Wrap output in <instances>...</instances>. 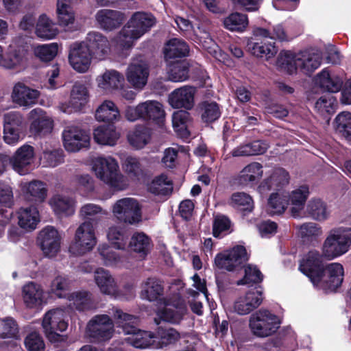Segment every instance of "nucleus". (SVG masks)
<instances>
[{
	"mask_svg": "<svg viewBox=\"0 0 351 351\" xmlns=\"http://www.w3.org/2000/svg\"><path fill=\"white\" fill-rule=\"evenodd\" d=\"M299 270L316 286L326 291H335L343 280V267L338 263L325 265L323 256L317 250H311L300 260Z\"/></svg>",
	"mask_w": 351,
	"mask_h": 351,
	"instance_id": "nucleus-1",
	"label": "nucleus"
},
{
	"mask_svg": "<svg viewBox=\"0 0 351 351\" xmlns=\"http://www.w3.org/2000/svg\"><path fill=\"white\" fill-rule=\"evenodd\" d=\"M248 260L249 255L245 247L238 245L230 250L217 254L214 259V265L219 269L228 271L244 267V276L237 281V285H258L263 282L264 276L256 265L251 264L243 265Z\"/></svg>",
	"mask_w": 351,
	"mask_h": 351,
	"instance_id": "nucleus-2",
	"label": "nucleus"
},
{
	"mask_svg": "<svg viewBox=\"0 0 351 351\" xmlns=\"http://www.w3.org/2000/svg\"><path fill=\"white\" fill-rule=\"evenodd\" d=\"M101 212L99 206L93 204H87L81 208V215L86 220L77 229L74 241L69 246V252L75 255H83L90 251L96 245V237L93 223L95 222V216Z\"/></svg>",
	"mask_w": 351,
	"mask_h": 351,
	"instance_id": "nucleus-3",
	"label": "nucleus"
},
{
	"mask_svg": "<svg viewBox=\"0 0 351 351\" xmlns=\"http://www.w3.org/2000/svg\"><path fill=\"white\" fill-rule=\"evenodd\" d=\"M156 22V18L150 13L134 12L117 36V44L123 49L130 48L133 41L149 31Z\"/></svg>",
	"mask_w": 351,
	"mask_h": 351,
	"instance_id": "nucleus-4",
	"label": "nucleus"
},
{
	"mask_svg": "<svg viewBox=\"0 0 351 351\" xmlns=\"http://www.w3.org/2000/svg\"><path fill=\"white\" fill-rule=\"evenodd\" d=\"M350 245L351 228H333L324 243L323 253L329 259H332L347 252Z\"/></svg>",
	"mask_w": 351,
	"mask_h": 351,
	"instance_id": "nucleus-5",
	"label": "nucleus"
},
{
	"mask_svg": "<svg viewBox=\"0 0 351 351\" xmlns=\"http://www.w3.org/2000/svg\"><path fill=\"white\" fill-rule=\"evenodd\" d=\"M65 313L59 308L52 309L47 312L43 317L42 326L48 340L52 343L65 342L66 337L58 332H64L68 328Z\"/></svg>",
	"mask_w": 351,
	"mask_h": 351,
	"instance_id": "nucleus-6",
	"label": "nucleus"
},
{
	"mask_svg": "<svg viewBox=\"0 0 351 351\" xmlns=\"http://www.w3.org/2000/svg\"><path fill=\"white\" fill-rule=\"evenodd\" d=\"M270 30L263 27H255L252 29V36L247 39L246 49L252 55L258 58L269 59L274 57L278 51L275 43H265L262 38L270 36Z\"/></svg>",
	"mask_w": 351,
	"mask_h": 351,
	"instance_id": "nucleus-7",
	"label": "nucleus"
},
{
	"mask_svg": "<svg viewBox=\"0 0 351 351\" xmlns=\"http://www.w3.org/2000/svg\"><path fill=\"white\" fill-rule=\"evenodd\" d=\"M113 213L117 219L128 224H136L142 219L141 207L132 198L119 199L113 206Z\"/></svg>",
	"mask_w": 351,
	"mask_h": 351,
	"instance_id": "nucleus-8",
	"label": "nucleus"
},
{
	"mask_svg": "<svg viewBox=\"0 0 351 351\" xmlns=\"http://www.w3.org/2000/svg\"><path fill=\"white\" fill-rule=\"evenodd\" d=\"M250 326L253 333L260 337L274 334L280 327L278 317L268 310H260L253 320H250Z\"/></svg>",
	"mask_w": 351,
	"mask_h": 351,
	"instance_id": "nucleus-9",
	"label": "nucleus"
},
{
	"mask_svg": "<svg viewBox=\"0 0 351 351\" xmlns=\"http://www.w3.org/2000/svg\"><path fill=\"white\" fill-rule=\"evenodd\" d=\"M93 169L97 176L104 182L115 187L119 182V165L112 157H98L94 163Z\"/></svg>",
	"mask_w": 351,
	"mask_h": 351,
	"instance_id": "nucleus-10",
	"label": "nucleus"
},
{
	"mask_svg": "<svg viewBox=\"0 0 351 351\" xmlns=\"http://www.w3.org/2000/svg\"><path fill=\"white\" fill-rule=\"evenodd\" d=\"M113 322L107 315H98L93 317L87 325L90 337L97 341L109 340L113 333Z\"/></svg>",
	"mask_w": 351,
	"mask_h": 351,
	"instance_id": "nucleus-11",
	"label": "nucleus"
},
{
	"mask_svg": "<svg viewBox=\"0 0 351 351\" xmlns=\"http://www.w3.org/2000/svg\"><path fill=\"white\" fill-rule=\"evenodd\" d=\"M93 58L84 42H75L69 47V61L72 67L80 73L86 72Z\"/></svg>",
	"mask_w": 351,
	"mask_h": 351,
	"instance_id": "nucleus-12",
	"label": "nucleus"
},
{
	"mask_svg": "<svg viewBox=\"0 0 351 351\" xmlns=\"http://www.w3.org/2000/svg\"><path fill=\"white\" fill-rule=\"evenodd\" d=\"M62 139L65 149L70 152H76L90 146L89 135L78 127H67L62 132Z\"/></svg>",
	"mask_w": 351,
	"mask_h": 351,
	"instance_id": "nucleus-13",
	"label": "nucleus"
},
{
	"mask_svg": "<svg viewBox=\"0 0 351 351\" xmlns=\"http://www.w3.org/2000/svg\"><path fill=\"white\" fill-rule=\"evenodd\" d=\"M60 236L58 230L52 226L43 229L38 237V241L45 256L53 257L60 248Z\"/></svg>",
	"mask_w": 351,
	"mask_h": 351,
	"instance_id": "nucleus-14",
	"label": "nucleus"
},
{
	"mask_svg": "<svg viewBox=\"0 0 351 351\" xmlns=\"http://www.w3.org/2000/svg\"><path fill=\"white\" fill-rule=\"evenodd\" d=\"M29 119L32 121L29 130L35 136H45L51 132L53 127V120L47 116L42 108H36L29 113Z\"/></svg>",
	"mask_w": 351,
	"mask_h": 351,
	"instance_id": "nucleus-15",
	"label": "nucleus"
},
{
	"mask_svg": "<svg viewBox=\"0 0 351 351\" xmlns=\"http://www.w3.org/2000/svg\"><path fill=\"white\" fill-rule=\"evenodd\" d=\"M195 88L190 86H184L175 89L169 97V103L173 108L191 110L194 106Z\"/></svg>",
	"mask_w": 351,
	"mask_h": 351,
	"instance_id": "nucleus-16",
	"label": "nucleus"
},
{
	"mask_svg": "<svg viewBox=\"0 0 351 351\" xmlns=\"http://www.w3.org/2000/svg\"><path fill=\"white\" fill-rule=\"evenodd\" d=\"M40 92L26 86L23 82L16 83L13 88L12 98L20 106L29 108L37 103Z\"/></svg>",
	"mask_w": 351,
	"mask_h": 351,
	"instance_id": "nucleus-17",
	"label": "nucleus"
},
{
	"mask_svg": "<svg viewBox=\"0 0 351 351\" xmlns=\"http://www.w3.org/2000/svg\"><path fill=\"white\" fill-rule=\"evenodd\" d=\"M289 174L285 169L276 168L268 178L261 182L259 191L263 193L271 190L280 191L289 184Z\"/></svg>",
	"mask_w": 351,
	"mask_h": 351,
	"instance_id": "nucleus-18",
	"label": "nucleus"
},
{
	"mask_svg": "<svg viewBox=\"0 0 351 351\" xmlns=\"http://www.w3.org/2000/svg\"><path fill=\"white\" fill-rule=\"evenodd\" d=\"M85 44L93 58L103 60L109 51V42L106 36L97 32H90L87 34Z\"/></svg>",
	"mask_w": 351,
	"mask_h": 351,
	"instance_id": "nucleus-19",
	"label": "nucleus"
},
{
	"mask_svg": "<svg viewBox=\"0 0 351 351\" xmlns=\"http://www.w3.org/2000/svg\"><path fill=\"white\" fill-rule=\"evenodd\" d=\"M34 156V149L29 145H23L20 147L11 157V166L13 169L21 175L25 174L32 162Z\"/></svg>",
	"mask_w": 351,
	"mask_h": 351,
	"instance_id": "nucleus-20",
	"label": "nucleus"
},
{
	"mask_svg": "<svg viewBox=\"0 0 351 351\" xmlns=\"http://www.w3.org/2000/svg\"><path fill=\"white\" fill-rule=\"evenodd\" d=\"M141 297L149 302H162L165 300L164 298L163 282L157 278H148L142 284Z\"/></svg>",
	"mask_w": 351,
	"mask_h": 351,
	"instance_id": "nucleus-21",
	"label": "nucleus"
},
{
	"mask_svg": "<svg viewBox=\"0 0 351 351\" xmlns=\"http://www.w3.org/2000/svg\"><path fill=\"white\" fill-rule=\"evenodd\" d=\"M322 56L313 49H305L298 53V69L306 75H311L322 63Z\"/></svg>",
	"mask_w": 351,
	"mask_h": 351,
	"instance_id": "nucleus-22",
	"label": "nucleus"
},
{
	"mask_svg": "<svg viewBox=\"0 0 351 351\" xmlns=\"http://www.w3.org/2000/svg\"><path fill=\"white\" fill-rule=\"evenodd\" d=\"M149 70L147 64L141 62L131 63L127 69V80L136 88H142L147 84Z\"/></svg>",
	"mask_w": 351,
	"mask_h": 351,
	"instance_id": "nucleus-23",
	"label": "nucleus"
},
{
	"mask_svg": "<svg viewBox=\"0 0 351 351\" xmlns=\"http://www.w3.org/2000/svg\"><path fill=\"white\" fill-rule=\"evenodd\" d=\"M95 17L100 26L108 31L119 27L124 21V14L114 10H100Z\"/></svg>",
	"mask_w": 351,
	"mask_h": 351,
	"instance_id": "nucleus-24",
	"label": "nucleus"
},
{
	"mask_svg": "<svg viewBox=\"0 0 351 351\" xmlns=\"http://www.w3.org/2000/svg\"><path fill=\"white\" fill-rule=\"evenodd\" d=\"M143 120L149 123H154L160 126L165 117L162 105L156 101H147L142 103Z\"/></svg>",
	"mask_w": 351,
	"mask_h": 351,
	"instance_id": "nucleus-25",
	"label": "nucleus"
},
{
	"mask_svg": "<svg viewBox=\"0 0 351 351\" xmlns=\"http://www.w3.org/2000/svg\"><path fill=\"white\" fill-rule=\"evenodd\" d=\"M113 317L117 327L121 328L125 335H136L141 331L137 327L138 320L136 316L124 313L119 308H115L113 311Z\"/></svg>",
	"mask_w": 351,
	"mask_h": 351,
	"instance_id": "nucleus-26",
	"label": "nucleus"
},
{
	"mask_svg": "<svg viewBox=\"0 0 351 351\" xmlns=\"http://www.w3.org/2000/svg\"><path fill=\"white\" fill-rule=\"evenodd\" d=\"M119 136L120 134L117 132L114 123L99 125L93 132L95 142L104 145H114Z\"/></svg>",
	"mask_w": 351,
	"mask_h": 351,
	"instance_id": "nucleus-27",
	"label": "nucleus"
},
{
	"mask_svg": "<svg viewBox=\"0 0 351 351\" xmlns=\"http://www.w3.org/2000/svg\"><path fill=\"white\" fill-rule=\"evenodd\" d=\"M132 232L125 226H114L109 228L107 237L112 247L125 250L130 239Z\"/></svg>",
	"mask_w": 351,
	"mask_h": 351,
	"instance_id": "nucleus-28",
	"label": "nucleus"
},
{
	"mask_svg": "<svg viewBox=\"0 0 351 351\" xmlns=\"http://www.w3.org/2000/svg\"><path fill=\"white\" fill-rule=\"evenodd\" d=\"M167 74L171 82H179L189 78L191 64L186 59L168 61Z\"/></svg>",
	"mask_w": 351,
	"mask_h": 351,
	"instance_id": "nucleus-29",
	"label": "nucleus"
},
{
	"mask_svg": "<svg viewBox=\"0 0 351 351\" xmlns=\"http://www.w3.org/2000/svg\"><path fill=\"white\" fill-rule=\"evenodd\" d=\"M23 298L26 306L30 308L40 306L43 302V291L40 285L30 282L23 287Z\"/></svg>",
	"mask_w": 351,
	"mask_h": 351,
	"instance_id": "nucleus-30",
	"label": "nucleus"
},
{
	"mask_svg": "<svg viewBox=\"0 0 351 351\" xmlns=\"http://www.w3.org/2000/svg\"><path fill=\"white\" fill-rule=\"evenodd\" d=\"M19 225L21 228L33 230L36 229L40 221L38 208L32 204L27 207H21L18 211Z\"/></svg>",
	"mask_w": 351,
	"mask_h": 351,
	"instance_id": "nucleus-31",
	"label": "nucleus"
},
{
	"mask_svg": "<svg viewBox=\"0 0 351 351\" xmlns=\"http://www.w3.org/2000/svg\"><path fill=\"white\" fill-rule=\"evenodd\" d=\"M130 249L138 253L141 257L145 258L150 252L152 247V239L143 232H136L131 234L128 245Z\"/></svg>",
	"mask_w": 351,
	"mask_h": 351,
	"instance_id": "nucleus-32",
	"label": "nucleus"
},
{
	"mask_svg": "<svg viewBox=\"0 0 351 351\" xmlns=\"http://www.w3.org/2000/svg\"><path fill=\"white\" fill-rule=\"evenodd\" d=\"M189 46L184 40L179 38H171L164 48V56L167 61L176 58H182L189 56Z\"/></svg>",
	"mask_w": 351,
	"mask_h": 351,
	"instance_id": "nucleus-33",
	"label": "nucleus"
},
{
	"mask_svg": "<svg viewBox=\"0 0 351 351\" xmlns=\"http://www.w3.org/2000/svg\"><path fill=\"white\" fill-rule=\"evenodd\" d=\"M95 119L106 123H114L120 117L119 110L115 104L109 100L104 101L96 110Z\"/></svg>",
	"mask_w": 351,
	"mask_h": 351,
	"instance_id": "nucleus-34",
	"label": "nucleus"
},
{
	"mask_svg": "<svg viewBox=\"0 0 351 351\" xmlns=\"http://www.w3.org/2000/svg\"><path fill=\"white\" fill-rule=\"evenodd\" d=\"M268 148L269 145L265 141L256 140L234 149L232 154L234 157L261 155Z\"/></svg>",
	"mask_w": 351,
	"mask_h": 351,
	"instance_id": "nucleus-35",
	"label": "nucleus"
},
{
	"mask_svg": "<svg viewBox=\"0 0 351 351\" xmlns=\"http://www.w3.org/2000/svg\"><path fill=\"white\" fill-rule=\"evenodd\" d=\"M317 82L321 88L329 93H337L343 86V80L338 75H330L326 69H323L317 75Z\"/></svg>",
	"mask_w": 351,
	"mask_h": 351,
	"instance_id": "nucleus-36",
	"label": "nucleus"
},
{
	"mask_svg": "<svg viewBox=\"0 0 351 351\" xmlns=\"http://www.w3.org/2000/svg\"><path fill=\"white\" fill-rule=\"evenodd\" d=\"M124 81L123 75L115 70L107 71L97 79L99 87L108 91L121 88Z\"/></svg>",
	"mask_w": 351,
	"mask_h": 351,
	"instance_id": "nucleus-37",
	"label": "nucleus"
},
{
	"mask_svg": "<svg viewBox=\"0 0 351 351\" xmlns=\"http://www.w3.org/2000/svg\"><path fill=\"white\" fill-rule=\"evenodd\" d=\"M263 176V166L258 162L247 165L240 172L238 181L240 184L247 185L256 183Z\"/></svg>",
	"mask_w": 351,
	"mask_h": 351,
	"instance_id": "nucleus-38",
	"label": "nucleus"
},
{
	"mask_svg": "<svg viewBox=\"0 0 351 351\" xmlns=\"http://www.w3.org/2000/svg\"><path fill=\"white\" fill-rule=\"evenodd\" d=\"M47 189L45 184L39 180H33L25 186V197L27 201L34 202V204L44 202L47 197Z\"/></svg>",
	"mask_w": 351,
	"mask_h": 351,
	"instance_id": "nucleus-39",
	"label": "nucleus"
},
{
	"mask_svg": "<svg viewBox=\"0 0 351 351\" xmlns=\"http://www.w3.org/2000/svg\"><path fill=\"white\" fill-rule=\"evenodd\" d=\"M75 309L78 311H86L96 308L93 295L87 291H78L72 293L69 296Z\"/></svg>",
	"mask_w": 351,
	"mask_h": 351,
	"instance_id": "nucleus-40",
	"label": "nucleus"
},
{
	"mask_svg": "<svg viewBox=\"0 0 351 351\" xmlns=\"http://www.w3.org/2000/svg\"><path fill=\"white\" fill-rule=\"evenodd\" d=\"M35 33L36 36L44 40H49L56 37L58 29L55 23L45 14H41L38 20Z\"/></svg>",
	"mask_w": 351,
	"mask_h": 351,
	"instance_id": "nucleus-41",
	"label": "nucleus"
},
{
	"mask_svg": "<svg viewBox=\"0 0 351 351\" xmlns=\"http://www.w3.org/2000/svg\"><path fill=\"white\" fill-rule=\"evenodd\" d=\"M95 280L100 291L108 295L114 294L117 292V285L110 272L103 268L96 270Z\"/></svg>",
	"mask_w": 351,
	"mask_h": 351,
	"instance_id": "nucleus-42",
	"label": "nucleus"
},
{
	"mask_svg": "<svg viewBox=\"0 0 351 351\" xmlns=\"http://www.w3.org/2000/svg\"><path fill=\"white\" fill-rule=\"evenodd\" d=\"M88 91L86 86L75 82L71 93L69 104L75 111H80L88 102Z\"/></svg>",
	"mask_w": 351,
	"mask_h": 351,
	"instance_id": "nucleus-43",
	"label": "nucleus"
},
{
	"mask_svg": "<svg viewBox=\"0 0 351 351\" xmlns=\"http://www.w3.org/2000/svg\"><path fill=\"white\" fill-rule=\"evenodd\" d=\"M191 114L187 110H178L172 115V125L175 132L181 138H189L190 132L188 130V123Z\"/></svg>",
	"mask_w": 351,
	"mask_h": 351,
	"instance_id": "nucleus-44",
	"label": "nucleus"
},
{
	"mask_svg": "<svg viewBox=\"0 0 351 351\" xmlns=\"http://www.w3.org/2000/svg\"><path fill=\"white\" fill-rule=\"evenodd\" d=\"M288 205L289 197L287 195L273 193L268 199L267 213L271 217L282 215Z\"/></svg>",
	"mask_w": 351,
	"mask_h": 351,
	"instance_id": "nucleus-45",
	"label": "nucleus"
},
{
	"mask_svg": "<svg viewBox=\"0 0 351 351\" xmlns=\"http://www.w3.org/2000/svg\"><path fill=\"white\" fill-rule=\"evenodd\" d=\"M308 193V186L302 185L293 191L291 195H287L289 197V202L291 201L293 206L291 208V213L293 217H295L299 215V212L303 208Z\"/></svg>",
	"mask_w": 351,
	"mask_h": 351,
	"instance_id": "nucleus-46",
	"label": "nucleus"
},
{
	"mask_svg": "<svg viewBox=\"0 0 351 351\" xmlns=\"http://www.w3.org/2000/svg\"><path fill=\"white\" fill-rule=\"evenodd\" d=\"M248 18L245 14L232 12L223 20L224 27L231 32H242L248 25Z\"/></svg>",
	"mask_w": 351,
	"mask_h": 351,
	"instance_id": "nucleus-47",
	"label": "nucleus"
},
{
	"mask_svg": "<svg viewBox=\"0 0 351 351\" xmlns=\"http://www.w3.org/2000/svg\"><path fill=\"white\" fill-rule=\"evenodd\" d=\"M298 53L282 50L277 58V64L281 69L291 75L298 69Z\"/></svg>",
	"mask_w": 351,
	"mask_h": 351,
	"instance_id": "nucleus-48",
	"label": "nucleus"
},
{
	"mask_svg": "<svg viewBox=\"0 0 351 351\" xmlns=\"http://www.w3.org/2000/svg\"><path fill=\"white\" fill-rule=\"evenodd\" d=\"M23 60V55L19 49H10L0 56V66L8 69H19Z\"/></svg>",
	"mask_w": 351,
	"mask_h": 351,
	"instance_id": "nucleus-49",
	"label": "nucleus"
},
{
	"mask_svg": "<svg viewBox=\"0 0 351 351\" xmlns=\"http://www.w3.org/2000/svg\"><path fill=\"white\" fill-rule=\"evenodd\" d=\"M167 186H172V182L168 180L167 175L162 173L155 177L149 185V191L156 195H168L171 193L172 188Z\"/></svg>",
	"mask_w": 351,
	"mask_h": 351,
	"instance_id": "nucleus-50",
	"label": "nucleus"
},
{
	"mask_svg": "<svg viewBox=\"0 0 351 351\" xmlns=\"http://www.w3.org/2000/svg\"><path fill=\"white\" fill-rule=\"evenodd\" d=\"M308 215L317 221H324L328 217L326 204L320 199H313L308 202L306 206Z\"/></svg>",
	"mask_w": 351,
	"mask_h": 351,
	"instance_id": "nucleus-51",
	"label": "nucleus"
},
{
	"mask_svg": "<svg viewBox=\"0 0 351 351\" xmlns=\"http://www.w3.org/2000/svg\"><path fill=\"white\" fill-rule=\"evenodd\" d=\"M151 138L149 130L145 127H138L128 137L131 145L136 149H141L146 145Z\"/></svg>",
	"mask_w": 351,
	"mask_h": 351,
	"instance_id": "nucleus-52",
	"label": "nucleus"
},
{
	"mask_svg": "<svg viewBox=\"0 0 351 351\" xmlns=\"http://www.w3.org/2000/svg\"><path fill=\"white\" fill-rule=\"evenodd\" d=\"M19 326L16 321L11 317H7L0 322V337L2 339L13 338L19 337Z\"/></svg>",
	"mask_w": 351,
	"mask_h": 351,
	"instance_id": "nucleus-53",
	"label": "nucleus"
},
{
	"mask_svg": "<svg viewBox=\"0 0 351 351\" xmlns=\"http://www.w3.org/2000/svg\"><path fill=\"white\" fill-rule=\"evenodd\" d=\"M57 15L58 24L60 26H67L73 23L75 15L72 7L60 0L57 3Z\"/></svg>",
	"mask_w": 351,
	"mask_h": 351,
	"instance_id": "nucleus-54",
	"label": "nucleus"
},
{
	"mask_svg": "<svg viewBox=\"0 0 351 351\" xmlns=\"http://www.w3.org/2000/svg\"><path fill=\"white\" fill-rule=\"evenodd\" d=\"M203 112L202 119L204 123H211L217 121L221 116L219 106L215 101H204L202 104Z\"/></svg>",
	"mask_w": 351,
	"mask_h": 351,
	"instance_id": "nucleus-55",
	"label": "nucleus"
},
{
	"mask_svg": "<svg viewBox=\"0 0 351 351\" xmlns=\"http://www.w3.org/2000/svg\"><path fill=\"white\" fill-rule=\"evenodd\" d=\"M232 205L234 208L243 212L250 213L253 209V200L245 193H234L231 196Z\"/></svg>",
	"mask_w": 351,
	"mask_h": 351,
	"instance_id": "nucleus-56",
	"label": "nucleus"
},
{
	"mask_svg": "<svg viewBox=\"0 0 351 351\" xmlns=\"http://www.w3.org/2000/svg\"><path fill=\"white\" fill-rule=\"evenodd\" d=\"M156 337L162 346H168L178 341L180 338V333L173 328L158 327L156 333Z\"/></svg>",
	"mask_w": 351,
	"mask_h": 351,
	"instance_id": "nucleus-57",
	"label": "nucleus"
},
{
	"mask_svg": "<svg viewBox=\"0 0 351 351\" xmlns=\"http://www.w3.org/2000/svg\"><path fill=\"white\" fill-rule=\"evenodd\" d=\"M123 169L130 177H132L138 180L144 176V171L142 168V165L138 159L135 157H127L123 163Z\"/></svg>",
	"mask_w": 351,
	"mask_h": 351,
	"instance_id": "nucleus-58",
	"label": "nucleus"
},
{
	"mask_svg": "<svg viewBox=\"0 0 351 351\" xmlns=\"http://www.w3.org/2000/svg\"><path fill=\"white\" fill-rule=\"evenodd\" d=\"M337 130L347 138H351V113L343 112L335 118Z\"/></svg>",
	"mask_w": 351,
	"mask_h": 351,
	"instance_id": "nucleus-59",
	"label": "nucleus"
},
{
	"mask_svg": "<svg viewBox=\"0 0 351 351\" xmlns=\"http://www.w3.org/2000/svg\"><path fill=\"white\" fill-rule=\"evenodd\" d=\"M24 344L27 351H45V349L43 339L37 332L28 334L25 338Z\"/></svg>",
	"mask_w": 351,
	"mask_h": 351,
	"instance_id": "nucleus-60",
	"label": "nucleus"
},
{
	"mask_svg": "<svg viewBox=\"0 0 351 351\" xmlns=\"http://www.w3.org/2000/svg\"><path fill=\"white\" fill-rule=\"evenodd\" d=\"M58 51V45L57 43H53L38 47L35 51V53L41 61L49 62L56 56Z\"/></svg>",
	"mask_w": 351,
	"mask_h": 351,
	"instance_id": "nucleus-61",
	"label": "nucleus"
},
{
	"mask_svg": "<svg viewBox=\"0 0 351 351\" xmlns=\"http://www.w3.org/2000/svg\"><path fill=\"white\" fill-rule=\"evenodd\" d=\"M0 209L10 210L13 205V193L12 188L5 182L0 181Z\"/></svg>",
	"mask_w": 351,
	"mask_h": 351,
	"instance_id": "nucleus-62",
	"label": "nucleus"
},
{
	"mask_svg": "<svg viewBox=\"0 0 351 351\" xmlns=\"http://www.w3.org/2000/svg\"><path fill=\"white\" fill-rule=\"evenodd\" d=\"M64 151L62 149H54L50 151H44L43 159L45 160L46 166L56 167L64 162Z\"/></svg>",
	"mask_w": 351,
	"mask_h": 351,
	"instance_id": "nucleus-63",
	"label": "nucleus"
},
{
	"mask_svg": "<svg viewBox=\"0 0 351 351\" xmlns=\"http://www.w3.org/2000/svg\"><path fill=\"white\" fill-rule=\"evenodd\" d=\"M231 221L225 215H217L215 217L213 223V235L215 238H219L223 232L230 229Z\"/></svg>",
	"mask_w": 351,
	"mask_h": 351,
	"instance_id": "nucleus-64",
	"label": "nucleus"
}]
</instances>
